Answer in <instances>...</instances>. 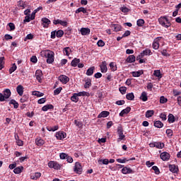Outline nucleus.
I'll use <instances>...</instances> for the list:
<instances>
[{
	"label": "nucleus",
	"mask_w": 181,
	"mask_h": 181,
	"mask_svg": "<svg viewBox=\"0 0 181 181\" xmlns=\"http://www.w3.org/2000/svg\"><path fill=\"white\" fill-rule=\"evenodd\" d=\"M21 103H28L29 101V95H24L23 97L20 99Z\"/></svg>",
	"instance_id": "36"
},
{
	"label": "nucleus",
	"mask_w": 181,
	"mask_h": 181,
	"mask_svg": "<svg viewBox=\"0 0 181 181\" xmlns=\"http://www.w3.org/2000/svg\"><path fill=\"white\" fill-rule=\"evenodd\" d=\"M161 54L163 56H165V57H169V56H170V54H169V53H168V50L166 49H163L160 52Z\"/></svg>",
	"instance_id": "61"
},
{
	"label": "nucleus",
	"mask_w": 181,
	"mask_h": 181,
	"mask_svg": "<svg viewBox=\"0 0 181 181\" xmlns=\"http://www.w3.org/2000/svg\"><path fill=\"white\" fill-rule=\"evenodd\" d=\"M154 145L157 149H163L165 148V144L162 142L154 141Z\"/></svg>",
	"instance_id": "20"
},
{
	"label": "nucleus",
	"mask_w": 181,
	"mask_h": 181,
	"mask_svg": "<svg viewBox=\"0 0 181 181\" xmlns=\"http://www.w3.org/2000/svg\"><path fill=\"white\" fill-rule=\"evenodd\" d=\"M18 69L16 64H13V66L9 69V74H12Z\"/></svg>",
	"instance_id": "55"
},
{
	"label": "nucleus",
	"mask_w": 181,
	"mask_h": 181,
	"mask_svg": "<svg viewBox=\"0 0 181 181\" xmlns=\"http://www.w3.org/2000/svg\"><path fill=\"white\" fill-rule=\"evenodd\" d=\"M160 104H165V103H168V98H165V96H161L160 98Z\"/></svg>",
	"instance_id": "60"
},
{
	"label": "nucleus",
	"mask_w": 181,
	"mask_h": 181,
	"mask_svg": "<svg viewBox=\"0 0 181 181\" xmlns=\"http://www.w3.org/2000/svg\"><path fill=\"white\" fill-rule=\"evenodd\" d=\"M41 22L43 28H45V29H47V28H49V25L52 23V21H50L47 18H42L41 19Z\"/></svg>",
	"instance_id": "10"
},
{
	"label": "nucleus",
	"mask_w": 181,
	"mask_h": 181,
	"mask_svg": "<svg viewBox=\"0 0 181 181\" xmlns=\"http://www.w3.org/2000/svg\"><path fill=\"white\" fill-rule=\"evenodd\" d=\"M8 26L10 28V30L12 31V30H15V24H13V23H8Z\"/></svg>",
	"instance_id": "64"
},
{
	"label": "nucleus",
	"mask_w": 181,
	"mask_h": 181,
	"mask_svg": "<svg viewBox=\"0 0 181 181\" xmlns=\"http://www.w3.org/2000/svg\"><path fill=\"white\" fill-rule=\"evenodd\" d=\"M154 127H156V128H162L163 127V123L159 120L156 121L154 122Z\"/></svg>",
	"instance_id": "40"
},
{
	"label": "nucleus",
	"mask_w": 181,
	"mask_h": 181,
	"mask_svg": "<svg viewBox=\"0 0 181 181\" xmlns=\"http://www.w3.org/2000/svg\"><path fill=\"white\" fill-rule=\"evenodd\" d=\"M18 6H19L20 8H23V9H25L26 8V2L20 0L19 1H18Z\"/></svg>",
	"instance_id": "38"
},
{
	"label": "nucleus",
	"mask_w": 181,
	"mask_h": 181,
	"mask_svg": "<svg viewBox=\"0 0 181 181\" xmlns=\"http://www.w3.org/2000/svg\"><path fill=\"white\" fill-rule=\"evenodd\" d=\"M111 28L114 32H119L122 29V26L119 24H112L111 25Z\"/></svg>",
	"instance_id": "15"
},
{
	"label": "nucleus",
	"mask_w": 181,
	"mask_h": 181,
	"mask_svg": "<svg viewBox=\"0 0 181 181\" xmlns=\"http://www.w3.org/2000/svg\"><path fill=\"white\" fill-rule=\"evenodd\" d=\"M58 80H59L62 84H67V83L70 81V78L66 75H60Z\"/></svg>",
	"instance_id": "9"
},
{
	"label": "nucleus",
	"mask_w": 181,
	"mask_h": 181,
	"mask_svg": "<svg viewBox=\"0 0 181 181\" xmlns=\"http://www.w3.org/2000/svg\"><path fill=\"white\" fill-rule=\"evenodd\" d=\"M158 22L163 28H165V29H168V28H170L172 26V23L170 22V20L168 18V16H161L158 18Z\"/></svg>",
	"instance_id": "1"
},
{
	"label": "nucleus",
	"mask_w": 181,
	"mask_h": 181,
	"mask_svg": "<svg viewBox=\"0 0 181 181\" xmlns=\"http://www.w3.org/2000/svg\"><path fill=\"white\" fill-rule=\"evenodd\" d=\"M95 70V66H91L86 71V76H93L94 74V71Z\"/></svg>",
	"instance_id": "28"
},
{
	"label": "nucleus",
	"mask_w": 181,
	"mask_h": 181,
	"mask_svg": "<svg viewBox=\"0 0 181 181\" xmlns=\"http://www.w3.org/2000/svg\"><path fill=\"white\" fill-rule=\"evenodd\" d=\"M153 76H155V77H158V79L162 78V74L160 73V70H155L153 72Z\"/></svg>",
	"instance_id": "37"
},
{
	"label": "nucleus",
	"mask_w": 181,
	"mask_h": 181,
	"mask_svg": "<svg viewBox=\"0 0 181 181\" xmlns=\"http://www.w3.org/2000/svg\"><path fill=\"white\" fill-rule=\"evenodd\" d=\"M119 91L121 93V94L124 95L125 93H127V87L122 86L119 88Z\"/></svg>",
	"instance_id": "57"
},
{
	"label": "nucleus",
	"mask_w": 181,
	"mask_h": 181,
	"mask_svg": "<svg viewBox=\"0 0 181 181\" xmlns=\"http://www.w3.org/2000/svg\"><path fill=\"white\" fill-rule=\"evenodd\" d=\"M98 163H103V165H108V163H110V160H108L107 158L105 159H100L98 160Z\"/></svg>",
	"instance_id": "51"
},
{
	"label": "nucleus",
	"mask_w": 181,
	"mask_h": 181,
	"mask_svg": "<svg viewBox=\"0 0 181 181\" xmlns=\"http://www.w3.org/2000/svg\"><path fill=\"white\" fill-rule=\"evenodd\" d=\"M117 134L119 135V138H117V142H121V141H124V139H125L124 128H122V126L121 125L117 127Z\"/></svg>",
	"instance_id": "3"
},
{
	"label": "nucleus",
	"mask_w": 181,
	"mask_h": 181,
	"mask_svg": "<svg viewBox=\"0 0 181 181\" xmlns=\"http://www.w3.org/2000/svg\"><path fill=\"white\" fill-rule=\"evenodd\" d=\"M47 131L52 132H54V131H57V129H59V126L56 125L54 127H50V126H47Z\"/></svg>",
	"instance_id": "33"
},
{
	"label": "nucleus",
	"mask_w": 181,
	"mask_h": 181,
	"mask_svg": "<svg viewBox=\"0 0 181 181\" xmlns=\"http://www.w3.org/2000/svg\"><path fill=\"white\" fill-rule=\"evenodd\" d=\"M68 156H69V154H67L66 153H61L59 154V158H60V159H66Z\"/></svg>",
	"instance_id": "63"
},
{
	"label": "nucleus",
	"mask_w": 181,
	"mask_h": 181,
	"mask_svg": "<svg viewBox=\"0 0 181 181\" xmlns=\"http://www.w3.org/2000/svg\"><path fill=\"white\" fill-rule=\"evenodd\" d=\"M23 169V166H20L14 168L13 172L16 175H19V173H22V170Z\"/></svg>",
	"instance_id": "34"
},
{
	"label": "nucleus",
	"mask_w": 181,
	"mask_h": 181,
	"mask_svg": "<svg viewBox=\"0 0 181 181\" xmlns=\"http://www.w3.org/2000/svg\"><path fill=\"white\" fill-rule=\"evenodd\" d=\"M44 56L47 59V63L52 64L54 62V52L51 50H46L44 52Z\"/></svg>",
	"instance_id": "2"
},
{
	"label": "nucleus",
	"mask_w": 181,
	"mask_h": 181,
	"mask_svg": "<svg viewBox=\"0 0 181 181\" xmlns=\"http://www.w3.org/2000/svg\"><path fill=\"white\" fill-rule=\"evenodd\" d=\"M54 106H53V105L49 104V105H45L42 107V111H49V110H54Z\"/></svg>",
	"instance_id": "19"
},
{
	"label": "nucleus",
	"mask_w": 181,
	"mask_h": 181,
	"mask_svg": "<svg viewBox=\"0 0 181 181\" xmlns=\"http://www.w3.org/2000/svg\"><path fill=\"white\" fill-rule=\"evenodd\" d=\"M55 136L58 141H62V140L64 139V138H66V136H67V134L64 132L59 131L56 133Z\"/></svg>",
	"instance_id": "6"
},
{
	"label": "nucleus",
	"mask_w": 181,
	"mask_h": 181,
	"mask_svg": "<svg viewBox=\"0 0 181 181\" xmlns=\"http://www.w3.org/2000/svg\"><path fill=\"white\" fill-rule=\"evenodd\" d=\"M132 74L133 77H141V76H142V74H144V70L133 71V72H132Z\"/></svg>",
	"instance_id": "24"
},
{
	"label": "nucleus",
	"mask_w": 181,
	"mask_h": 181,
	"mask_svg": "<svg viewBox=\"0 0 181 181\" xmlns=\"http://www.w3.org/2000/svg\"><path fill=\"white\" fill-rule=\"evenodd\" d=\"M90 30L88 28H82L81 29V33L83 36H88L90 35Z\"/></svg>",
	"instance_id": "16"
},
{
	"label": "nucleus",
	"mask_w": 181,
	"mask_h": 181,
	"mask_svg": "<svg viewBox=\"0 0 181 181\" xmlns=\"http://www.w3.org/2000/svg\"><path fill=\"white\" fill-rule=\"evenodd\" d=\"M35 76L39 83H42V77L43 76V72L40 70H37L35 72Z\"/></svg>",
	"instance_id": "14"
},
{
	"label": "nucleus",
	"mask_w": 181,
	"mask_h": 181,
	"mask_svg": "<svg viewBox=\"0 0 181 181\" xmlns=\"http://www.w3.org/2000/svg\"><path fill=\"white\" fill-rule=\"evenodd\" d=\"M73 51H71V49H70V47H66L63 49V53L65 54V56H70V53H71Z\"/></svg>",
	"instance_id": "27"
},
{
	"label": "nucleus",
	"mask_w": 181,
	"mask_h": 181,
	"mask_svg": "<svg viewBox=\"0 0 181 181\" xmlns=\"http://www.w3.org/2000/svg\"><path fill=\"white\" fill-rule=\"evenodd\" d=\"M33 95H35L36 97H43V95H45V93L35 90L33 92Z\"/></svg>",
	"instance_id": "47"
},
{
	"label": "nucleus",
	"mask_w": 181,
	"mask_h": 181,
	"mask_svg": "<svg viewBox=\"0 0 181 181\" xmlns=\"http://www.w3.org/2000/svg\"><path fill=\"white\" fill-rule=\"evenodd\" d=\"M40 176H42V173H35L34 175L31 176V179H33V180H37Z\"/></svg>",
	"instance_id": "42"
},
{
	"label": "nucleus",
	"mask_w": 181,
	"mask_h": 181,
	"mask_svg": "<svg viewBox=\"0 0 181 181\" xmlns=\"http://www.w3.org/2000/svg\"><path fill=\"white\" fill-rule=\"evenodd\" d=\"M169 124H173V122H175V116L173 115V114L170 113L168 115V119Z\"/></svg>",
	"instance_id": "31"
},
{
	"label": "nucleus",
	"mask_w": 181,
	"mask_h": 181,
	"mask_svg": "<svg viewBox=\"0 0 181 181\" xmlns=\"http://www.w3.org/2000/svg\"><path fill=\"white\" fill-rule=\"evenodd\" d=\"M74 172H75V173H77V175H81V173H83V167H81V163H80L79 162H76L75 163Z\"/></svg>",
	"instance_id": "5"
},
{
	"label": "nucleus",
	"mask_w": 181,
	"mask_h": 181,
	"mask_svg": "<svg viewBox=\"0 0 181 181\" xmlns=\"http://www.w3.org/2000/svg\"><path fill=\"white\" fill-rule=\"evenodd\" d=\"M48 167L50 168V169L59 170L62 168V164H59V163H57V161H49L48 163Z\"/></svg>",
	"instance_id": "4"
},
{
	"label": "nucleus",
	"mask_w": 181,
	"mask_h": 181,
	"mask_svg": "<svg viewBox=\"0 0 181 181\" xmlns=\"http://www.w3.org/2000/svg\"><path fill=\"white\" fill-rule=\"evenodd\" d=\"M35 145H37V146H43V145H45V140L40 137L35 139Z\"/></svg>",
	"instance_id": "17"
},
{
	"label": "nucleus",
	"mask_w": 181,
	"mask_h": 181,
	"mask_svg": "<svg viewBox=\"0 0 181 181\" xmlns=\"http://www.w3.org/2000/svg\"><path fill=\"white\" fill-rule=\"evenodd\" d=\"M122 173H123V175H129L131 173H135V171L131 169V168L123 167L122 169Z\"/></svg>",
	"instance_id": "12"
},
{
	"label": "nucleus",
	"mask_w": 181,
	"mask_h": 181,
	"mask_svg": "<svg viewBox=\"0 0 181 181\" xmlns=\"http://www.w3.org/2000/svg\"><path fill=\"white\" fill-rule=\"evenodd\" d=\"M63 35H64V31H63V30H59L58 31H56L57 37H62Z\"/></svg>",
	"instance_id": "48"
},
{
	"label": "nucleus",
	"mask_w": 181,
	"mask_h": 181,
	"mask_svg": "<svg viewBox=\"0 0 181 181\" xmlns=\"http://www.w3.org/2000/svg\"><path fill=\"white\" fill-rule=\"evenodd\" d=\"M160 118H161L162 121H166V112H162L160 114Z\"/></svg>",
	"instance_id": "62"
},
{
	"label": "nucleus",
	"mask_w": 181,
	"mask_h": 181,
	"mask_svg": "<svg viewBox=\"0 0 181 181\" xmlns=\"http://www.w3.org/2000/svg\"><path fill=\"white\" fill-rule=\"evenodd\" d=\"M74 124H75V125H76V127H78V128H83V123L81 122V121L75 119Z\"/></svg>",
	"instance_id": "53"
},
{
	"label": "nucleus",
	"mask_w": 181,
	"mask_h": 181,
	"mask_svg": "<svg viewBox=\"0 0 181 181\" xmlns=\"http://www.w3.org/2000/svg\"><path fill=\"white\" fill-rule=\"evenodd\" d=\"M62 90H63V88L59 87L54 90V95H59L60 93H62Z\"/></svg>",
	"instance_id": "54"
},
{
	"label": "nucleus",
	"mask_w": 181,
	"mask_h": 181,
	"mask_svg": "<svg viewBox=\"0 0 181 181\" xmlns=\"http://www.w3.org/2000/svg\"><path fill=\"white\" fill-rule=\"evenodd\" d=\"M151 53H152V51H151V49H145L141 52V56H148V54H151Z\"/></svg>",
	"instance_id": "52"
},
{
	"label": "nucleus",
	"mask_w": 181,
	"mask_h": 181,
	"mask_svg": "<svg viewBox=\"0 0 181 181\" xmlns=\"http://www.w3.org/2000/svg\"><path fill=\"white\" fill-rule=\"evenodd\" d=\"M78 95H79V97H90V94L88 93V92L86 91L79 92L78 93Z\"/></svg>",
	"instance_id": "43"
},
{
	"label": "nucleus",
	"mask_w": 181,
	"mask_h": 181,
	"mask_svg": "<svg viewBox=\"0 0 181 181\" xmlns=\"http://www.w3.org/2000/svg\"><path fill=\"white\" fill-rule=\"evenodd\" d=\"M5 57H0V70H2L4 69V64H5Z\"/></svg>",
	"instance_id": "49"
},
{
	"label": "nucleus",
	"mask_w": 181,
	"mask_h": 181,
	"mask_svg": "<svg viewBox=\"0 0 181 181\" xmlns=\"http://www.w3.org/2000/svg\"><path fill=\"white\" fill-rule=\"evenodd\" d=\"M140 98L141 100L143 101H148V94L146 93V92L144 91L141 93V95L140 96Z\"/></svg>",
	"instance_id": "32"
},
{
	"label": "nucleus",
	"mask_w": 181,
	"mask_h": 181,
	"mask_svg": "<svg viewBox=\"0 0 181 181\" xmlns=\"http://www.w3.org/2000/svg\"><path fill=\"white\" fill-rule=\"evenodd\" d=\"M126 98L129 101H132L134 100V98H135V95H134V93H130L127 94Z\"/></svg>",
	"instance_id": "41"
},
{
	"label": "nucleus",
	"mask_w": 181,
	"mask_h": 181,
	"mask_svg": "<svg viewBox=\"0 0 181 181\" xmlns=\"http://www.w3.org/2000/svg\"><path fill=\"white\" fill-rule=\"evenodd\" d=\"M155 114V110H147L146 112V118H151L153 115Z\"/></svg>",
	"instance_id": "29"
},
{
	"label": "nucleus",
	"mask_w": 181,
	"mask_h": 181,
	"mask_svg": "<svg viewBox=\"0 0 181 181\" xmlns=\"http://www.w3.org/2000/svg\"><path fill=\"white\" fill-rule=\"evenodd\" d=\"M97 45L98 47H104V46H105V42H104L103 40H99L97 42Z\"/></svg>",
	"instance_id": "56"
},
{
	"label": "nucleus",
	"mask_w": 181,
	"mask_h": 181,
	"mask_svg": "<svg viewBox=\"0 0 181 181\" xmlns=\"http://www.w3.org/2000/svg\"><path fill=\"white\" fill-rule=\"evenodd\" d=\"M78 63H80V59L74 58L71 62V66H72V67H77Z\"/></svg>",
	"instance_id": "26"
},
{
	"label": "nucleus",
	"mask_w": 181,
	"mask_h": 181,
	"mask_svg": "<svg viewBox=\"0 0 181 181\" xmlns=\"http://www.w3.org/2000/svg\"><path fill=\"white\" fill-rule=\"evenodd\" d=\"M23 90H24V88L22 85H18L16 88V91L18 94L21 96L23 95Z\"/></svg>",
	"instance_id": "23"
},
{
	"label": "nucleus",
	"mask_w": 181,
	"mask_h": 181,
	"mask_svg": "<svg viewBox=\"0 0 181 181\" xmlns=\"http://www.w3.org/2000/svg\"><path fill=\"white\" fill-rule=\"evenodd\" d=\"M9 104H12L13 105L14 108H16V109L19 108V103H18V102H16V100H15L13 99H12L10 101Z\"/></svg>",
	"instance_id": "44"
},
{
	"label": "nucleus",
	"mask_w": 181,
	"mask_h": 181,
	"mask_svg": "<svg viewBox=\"0 0 181 181\" xmlns=\"http://www.w3.org/2000/svg\"><path fill=\"white\" fill-rule=\"evenodd\" d=\"M3 93H4L3 95L4 96V98L6 100H8V98H9V97H11V95L12 94L11 93V90L10 89H6V90H4Z\"/></svg>",
	"instance_id": "21"
},
{
	"label": "nucleus",
	"mask_w": 181,
	"mask_h": 181,
	"mask_svg": "<svg viewBox=\"0 0 181 181\" xmlns=\"http://www.w3.org/2000/svg\"><path fill=\"white\" fill-rule=\"evenodd\" d=\"M165 134L168 135V138H172V136H173V130L168 129Z\"/></svg>",
	"instance_id": "50"
},
{
	"label": "nucleus",
	"mask_w": 181,
	"mask_h": 181,
	"mask_svg": "<svg viewBox=\"0 0 181 181\" xmlns=\"http://www.w3.org/2000/svg\"><path fill=\"white\" fill-rule=\"evenodd\" d=\"M110 69L112 70V71H117V65H115V63L114 62H110Z\"/></svg>",
	"instance_id": "46"
},
{
	"label": "nucleus",
	"mask_w": 181,
	"mask_h": 181,
	"mask_svg": "<svg viewBox=\"0 0 181 181\" xmlns=\"http://www.w3.org/2000/svg\"><path fill=\"white\" fill-rule=\"evenodd\" d=\"M101 73H107L108 68L107 67V62L104 61L102 64L100 65Z\"/></svg>",
	"instance_id": "13"
},
{
	"label": "nucleus",
	"mask_w": 181,
	"mask_h": 181,
	"mask_svg": "<svg viewBox=\"0 0 181 181\" xmlns=\"http://www.w3.org/2000/svg\"><path fill=\"white\" fill-rule=\"evenodd\" d=\"M168 168L172 173H177L179 172V167L175 164H170Z\"/></svg>",
	"instance_id": "11"
},
{
	"label": "nucleus",
	"mask_w": 181,
	"mask_h": 181,
	"mask_svg": "<svg viewBox=\"0 0 181 181\" xmlns=\"http://www.w3.org/2000/svg\"><path fill=\"white\" fill-rule=\"evenodd\" d=\"M80 12H83V13H87V9L84 7H80L76 10L75 13H80Z\"/></svg>",
	"instance_id": "39"
},
{
	"label": "nucleus",
	"mask_w": 181,
	"mask_h": 181,
	"mask_svg": "<svg viewBox=\"0 0 181 181\" xmlns=\"http://www.w3.org/2000/svg\"><path fill=\"white\" fill-rule=\"evenodd\" d=\"M108 115H110V112L103 111L98 115V118H107Z\"/></svg>",
	"instance_id": "22"
},
{
	"label": "nucleus",
	"mask_w": 181,
	"mask_h": 181,
	"mask_svg": "<svg viewBox=\"0 0 181 181\" xmlns=\"http://www.w3.org/2000/svg\"><path fill=\"white\" fill-rule=\"evenodd\" d=\"M144 24H145V21L144 19L140 18L136 21L137 26L142 27L144 26Z\"/></svg>",
	"instance_id": "45"
},
{
	"label": "nucleus",
	"mask_w": 181,
	"mask_h": 181,
	"mask_svg": "<svg viewBox=\"0 0 181 181\" xmlns=\"http://www.w3.org/2000/svg\"><path fill=\"white\" fill-rule=\"evenodd\" d=\"M130 111H131V107H127V108L122 110L119 114V117H124L125 114H129Z\"/></svg>",
	"instance_id": "18"
},
{
	"label": "nucleus",
	"mask_w": 181,
	"mask_h": 181,
	"mask_svg": "<svg viewBox=\"0 0 181 181\" xmlns=\"http://www.w3.org/2000/svg\"><path fill=\"white\" fill-rule=\"evenodd\" d=\"M91 87V79L88 78L85 81L84 88H90Z\"/></svg>",
	"instance_id": "35"
},
{
	"label": "nucleus",
	"mask_w": 181,
	"mask_h": 181,
	"mask_svg": "<svg viewBox=\"0 0 181 181\" xmlns=\"http://www.w3.org/2000/svg\"><path fill=\"white\" fill-rule=\"evenodd\" d=\"M135 59H136L135 55H129L127 59V63H134Z\"/></svg>",
	"instance_id": "30"
},
{
	"label": "nucleus",
	"mask_w": 181,
	"mask_h": 181,
	"mask_svg": "<svg viewBox=\"0 0 181 181\" xmlns=\"http://www.w3.org/2000/svg\"><path fill=\"white\" fill-rule=\"evenodd\" d=\"M116 160L119 163H125L126 162H128L129 160H127V158H117V159H116Z\"/></svg>",
	"instance_id": "58"
},
{
	"label": "nucleus",
	"mask_w": 181,
	"mask_h": 181,
	"mask_svg": "<svg viewBox=\"0 0 181 181\" xmlns=\"http://www.w3.org/2000/svg\"><path fill=\"white\" fill-rule=\"evenodd\" d=\"M153 170H154L156 175H159L160 173V170H159V168L158 166L154 165L152 167Z\"/></svg>",
	"instance_id": "59"
},
{
	"label": "nucleus",
	"mask_w": 181,
	"mask_h": 181,
	"mask_svg": "<svg viewBox=\"0 0 181 181\" xmlns=\"http://www.w3.org/2000/svg\"><path fill=\"white\" fill-rule=\"evenodd\" d=\"M160 39H162V37H158L156 39H154L152 45V47L155 50H158V49H159V46H160L159 42H160Z\"/></svg>",
	"instance_id": "7"
},
{
	"label": "nucleus",
	"mask_w": 181,
	"mask_h": 181,
	"mask_svg": "<svg viewBox=\"0 0 181 181\" xmlns=\"http://www.w3.org/2000/svg\"><path fill=\"white\" fill-rule=\"evenodd\" d=\"M78 97H80L78 93H74L73 95L71 97V100L73 103H78Z\"/></svg>",
	"instance_id": "25"
},
{
	"label": "nucleus",
	"mask_w": 181,
	"mask_h": 181,
	"mask_svg": "<svg viewBox=\"0 0 181 181\" xmlns=\"http://www.w3.org/2000/svg\"><path fill=\"white\" fill-rule=\"evenodd\" d=\"M160 159H162V160H163L165 162H168V160H169V159H170V154L166 151H164L160 153Z\"/></svg>",
	"instance_id": "8"
}]
</instances>
